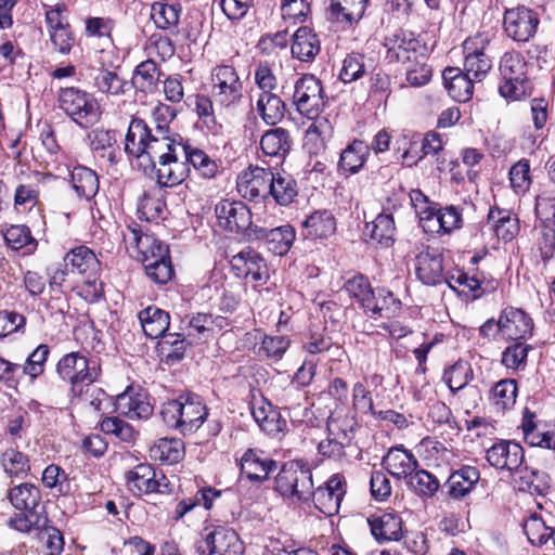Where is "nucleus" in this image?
<instances>
[{"instance_id":"nucleus-1","label":"nucleus","mask_w":555,"mask_h":555,"mask_svg":"<svg viewBox=\"0 0 555 555\" xmlns=\"http://www.w3.org/2000/svg\"><path fill=\"white\" fill-rule=\"evenodd\" d=\"M125 152L137 158L146 157L153 167L158 162L157 182L171 188L182 183L190 172L181 157L185 155V143L181 139L156 134L141 118H132L125 139Z\"/></svg>"},{"instance_id":"nucleus-2","label":"nucleus","mask_w":555,"mask_h":555,"mask_svg":"<svg viewBox=\"0 0 555 555\" xmlns=\"http://www.w3.org/2000/svg\"><path fill=\"white\" fill-rule=\"evenodd\" d=\"M327 98L324 94L321 80L311 74H305L296 80L293 103L299 114L315 119L308 128V135H319L322 139L331 133V125L326 118H320Z\"/></svg>"},{"instance_id":"nucleus-3","label":"nucleus","mask_w":555,"mask_h":555,"mask_svg":"<svg viewBox=\"0 0 555 555\" xmlns=\"http://www.w3.org/2000/svg\"><path fill=\"white\" fill-rule=\"evenodd\" d=\"M207 415L206 405L195 393H188L180 396L177 400L165 402L160 410L164 423L183 435L196 431Z\"/></svg>"},{"instance_id":"nucleus-4","label":"nucleus","mask_w":555,"mask_h":555,"mask_svg":"<svg viewBox=\"0 0 555 555\" xmlns=\"http://www.w3.org/2000/svg\"><path fill=\"white\" fill-rule=\"evenodd\" d=\"M57 375L70 385V393L82 396L101 375V366L96 358H89L76 351L64 354L56 365Z\"/></svg>"},{"instance_id":"nucleus-5","label":"nucleus","mask_w":555,"mask_h":555,"mask_svg":"<svg viewBox=\"0 0 555 555\" xmlns=\"http://www.w3.org/2000/svg\"><path fill=\"white\" fill-rule=\"evenodd\" d=\"M274 489L284 498L307 502L313 494L312 473L302 461H289L283 464L275 477Z\"/></svg>"},{"instance_id":"nucleus-6","label":"nucleus","mask_w":555,"mask_h":555,"mask_svg":"<svg viewBox=\"0 0 555 555\" xmlns=\"http://www.w3.org/2000/svg\"><path fill=\"white\" fill-rule=\"evenodd\" d=\"M499 70L504 81L499 88L503 98L516 101L530 93L528 63L519 52H505L500 59Z\"/></svg>"},{"instance_id":"nucleus-7","label":"nucleus","mask_w":555,"mask_h":555,"mask_svg":"<svg viewBox=\"0 0 555 555\" xmlns=\"http://www.w3.org/2000/svg\"><path fill=\"white\" fill-rule=\"evenodd\" d=\"M57 100L60 108L82 128H88L100 119L98 101L85 90L75 87L62 88Z\"/></svg>"},{"instance_id":"nucleus-8","label":"nucleus","mask_w":555,"mask_h":555,"mask_svg":"<svg viewBox=\"0 0 555 555\" xmlns=\"http://www.w3.org/2000/svg\"><path fill=\"white\" fill-rule=\"evenodd\" d=\"M195 551L198 555H242L244 545L233 529L217 526L202 531Z\"/></svg>"},{"instance_id":"nucleus-9","label":"nucleus","mask_w":555,"mask_h":555,"mask_svg":"<svg viewBox=\"0 0 555 555\" xmlns=\"http://www.w3.org/2000/svg\"><path fill=\"white\" fill-rule=\"evenodd\" d=\"M464 72L481 81L492 68V51L488 36L478 34L467 38L463 43Z\"/></svg>"},{"instance_id":"nucleus-10","label":"nucleus","mask_w":555,"mask_h":555,"mask_svg":"<svg viewBox=\"0 0 555 555\" xmlns=\"http://www.w3.org/2000/svg\"><path fill=\"white\" fill-rule=\"evenodd\" d=\"M211 90L219 105L227 108L236 105L243 96V85L234 67L216 66L211 72Z\"/></svg>"},{"instance_id":"nucleus-11","label":"nucleus","mask_w":555,"mask_h":555,"mask_svg":"<svg viewBox=\"0 0 555 555\" xmlns=\"http://www.w3.org/2000/svg\"><path fill=\"white\" fill-rule=\"evenodd\" d=\"M218 224L234 233H246L253 237L255 227L251 222V212L241 201L222 199L215 207Z\"/></svg>"},{"instance_id":"nucleus-12","label":"nucleus","mask_w":555,"mask_h":555,"mask_svg":"<svg viewBox=\"0 0 555 555\" xmlns=\"http://www.w3.org/2000/svg\"><path fill=\"white\" fill-rule=\"evenodd\" d=\"M540 20L538 13L525 5L507 9L503 25L506 35L516 42H528L534 37Z\"/></svg>"},{"instance_id":"nucleus-13","label":"nucleus","mask_w":555,"mask_h":555,"mask_svg":"<svg viewBox=\"0 0 555 555\" xmlns=\"http://www.w3.org/2000/svg\"><path fill=\"white\" fill-rule=\"evenodd\" d=\"M386 59L390 63H408L425 57L426 47L411 31L398 30L385 40Z\"/></svg>"},{"instance_id":"nucleus-14","label":"nucleus","mask_w":555,"mask_h":555,"mask_svg":"<svg viewBox=\"0 0 555 555\" xmlns=\"http://www.w3.org/2000/svg\"><path fill=\"white\" fill-rule=\"evenodd\" d=\"M122 235L126 245L134 248L141 255L143 264L152 259L169 255V249L166 244H163L154 235L143 233L140 225L137 223L128 225Z\"/></svg>"},{"instance_id":"nucleus-15","label":"nucleus","mask_w":555,"mask_h":555,"mask_svg":"<svg viewBox=\"0 0 555 555\" xmlns=\"http://www.w3.org/2000/svg\"><path fill=\"white\" fill-rule=\"evenodd\" d=\"M486 459L496 469L514 473L520 470L525 461V451L515 441L500 440L487 450Z\"/></svg>"},{"instance_id":"nucleus-16","label":"nucleus","mask_w":555,"mask_h":555,"mask_svg":"<svg viewBox=\"0 0 555 555\" xmlns=\"http://www.w3.org/2000/svg\"><path fill=\"white\" fill-rule=\"evenodd\" d=\"M272 171L261 167H250L242 171L236 180L237 192L248 201L266 199L270 193Z\"/></svg>"},{"instance_id":"nucleus-17","label":"nucleus","mask_w":555,"mask_h":555,"mask_svg":"<svg viewBox=\"0 0 555 555\" xmlns=\"http://www.w3.org/2000/svg\"><path fill=\"white\" fill-rule=\"evenodd\" d=\"M235 275L241 279H250L263 284L269 279V270L264 259L251 248H245L234 255L230 261Z\"/></svg>"},{"instance_id":"nucleus-18","label":"nucleus","mask_w":555,"mask_h":555,"mask_svg":"<svg viewBox=\"0 0 555 555\" xmlns=\"http://www.w3.org/2000/svg\"><path fill=\"white\" fill-rule=\"evenodd\" d=\"M346 494V481L343 476L333 475L324 486L313 489L314 506L324 515L333 516L338 513L340 503Z\"/></svg>"},{"instance_id":"nucleus-19","label":"nucleus","mask_w":555,"mask_h":555,"mask_svg":"<svg viewBox=\"0 0 555 555\" xmlns=\"http://www.w3.org/2000/svg\"><path fill=\"white\" fill-rule=\"evenodd\" d=\"M415 273L425 285L441 284L446 280L442 253L429 246L420 251L415 258Z\"/></svg>"},{"instance_id":"nucleus-20","label":"nucleus","mask_w":555,"mask_h":555,"mask_svg":"<svg viewBox=\"0 0 555 555\" xmlns=\"http://www.w3.org/2000/svg\"><path fill=\"white\" fill-rule=\"evenodd\" d=\"M276 401L293 423H304L311 414L306 391L295 383H289L278 395Z\"/></svg>"},{"instance_id":"nucleus-21","label":"nucleus","mask_w":555,"mask_h":555,"mask_svg":"<svg viewBox=\"0 0 555 555\" xmlns=\"http://www.w3.org/2000/svg\"><path fill=\"white\" fill-rule=\"evenodd\" d=\"M370 0H330L326 18L345 27L357 25L364 16Z\"/></svg>"},{"instance_id":"nucleus-22","label":"nucleus","mask_w":555,"mask_h":555,"mask_svg":"<svg viewBox=\"0 0 555 555\" xmlns=\"http://www.w3.org/2000/svg\"><path fill=\"white\" fill-rule=\"evenodd\" d=\"M500 321L504 339L519 340L531 336L533 321L521 309L505 308L500 314Z\"/></svg>"},{"instance_id":"nucleus-23","label":"nucleus","mask_w":555,"mask_h":555,"mask_svg":"<svg viewBox=\"0 0 555 555\" xmlns=\"http://www.w3.org/2000/svg\"><path fill=\"white\" fill-rule=\"evenodd\" d=\"M251 238L263 240L270 251L274 255L283 256L289 250L294 243L295 230L289 224L273 229L255 225Z\"/></svg>"},{"instance_id":"nucleus-24","label":"nucleus","mask_w":555,"mask_h":555,"mask_svg":"<svg viewBox=\"0 0 555 555\" xmlns=\"http://www.w3.org/2000/svg\"><path fill=\"white\" fill-rule=\"evenodd\" d=\"M384 468L393 477L408 478L418 467V461L414 454L403 447L390 448L383 457Z\"/></svg>"},{"instance_id":"nucleus-25","label":"nucleus","mask_w":555,"mask_h":555,"mask_svg":"<svg viewBox=\"0 0 555 555\" xmlns=\"http://www.w3.org/2000/svg\"><path fill=\"white\" fill-rule=\"evenodd\" d=\"M116 411L131 420H145L153 414V405L142 393L134 392L128 388L118 395L115 400Z\"/></svg>"},{"instance_id":"nucleus-26","label":"nucleus","mask_w":555,"mask_h":555,"mask_svg":"<svg viewBox=\"0 0 555 555\" xmlns=\"http://www.w3.org/2000/svg\"><path fill=\"white\" fill-rule=\"evenodd\" d=\"M276 468L275 461L264 452L248 449L241 459V470L250 481H264L269 474Z\"/></svg>"},{"instance_id":"nucleus-27","label":"nucleus","mask_w":555,"mask_h":555,"mask_svg":"<svg viewBox=\"0 0 555 555\" xmlns=\"http://www.w3.org/2000/svg\"><path fill=\"white\" fill-rule=\"evenodd\" d=\"M89 138L91 150L96 157L109 166L117 164L119 146L116 131L94 129Z\"/></svg>"},{"instance_id":"nucleus-28","label":"nucleus","mask_w":555,"mask_h":555,"mask_svg":"<svg viewBox=\"0 0 555 555\" xmlns=\"http://www.w3.org/2000/svg\"><path fill=\"white\" fill-rule=\"evenodd\" d=\"M444 87L448 94L457 102H467L470 100L474 90V83L469 74L457 67H447L442 73Z\"/></svg>"},{"instance_id":"nucleus-29","label":"nucleus","mask_w":555,"mask_h":555,"mask_svg":"<svg viewBox=\"0 0 555 555\" xmlns=\"http://www.w3.org/2000/svg\"><path fill=\"white\" fill-rule=\"evenodd\" d=\"M129 489L138 494L162 492V482L150 464H139L127 473Z\"/></svg>"},{"instance_id":"nucleus-30","label":"nucleus","mask_w":555,"mask_h":555,"mask_svg":"<svg viewBox=\"0 0 555 555\" xmlns=\"http://www.w3.org/2000/svg\"><path fill=\"white\" fill-rule=\"evenodd\" d=\"M370 156V145L354 139L340 153L338 169L350 175L358 173Z\"/></svg>"},{"instance_id":"nucleus-31","label":"nucleus","mask_w":555,"mask_h":555,"mask_svg":"<svg viewBox=\"0 0 555 555\" xmlns=\"http://www.w3.org/2000/svg\"><path fill=\"white\" fill-rule=\"evenodd\" d=\"M64 266L73 271L88 276H95L101 268L100 261L93 250L87 246H77L64 256Z\"/></svg>"},{"instance_id":"nucleus-32","label":"nucleus","mask_w":555,"mask_h":555,"mask_svg":"<svg viewBox=\"0 0 555 555\" xmlns=\"http://www.w3.org/2000/svg\"><path fill=\"white\" fill-rule=\"evenodd\" d=\"M180 330L189 339V344H199L212 335V314L196 313L181 320Z\"/></svg>"},{"instance_id":"nucleus-33","label":"nucleus","mask_w":555,"mask_h":555,"mask_svg":"<svg viewBox=\"0 0 555 555\" xmlns=\"http://www.w3.org/2000/svg\"><path fill=\"white\" fill-rule=\"evenodd\" d=\"M260 147L264 155L283 159L292 147L291 134L284 128L270 129L261 135Z\"/></svg>"},{"instance_id":"nucleus-34","label":"nucleus","mask_w":555,"mask_h":555,"mask_svg":"<svg viewBox=\"0 0 555 555\" xmlns=\"http://www.w3.org/2000/svg\"><path fill=\"white\" fill-rule=\"evenodd\" d=\"M139 320L147 337L156 339L167 335L166 332L170 325V317L166 311L151 306L139 313Z\"/></svg>"},{"instance_id":"nucleus-35","label":"nucleus","mask_w":555,"mask_h":555,"mask_svg":"<svg viewBox=\"0 0 555 555\" xmlns=\"http://www.w3.org/2000/svg\"><path fill=\"white\" fill-rule=\"evenodd\" d=\"M480 478L479 470L474 466H463L453 472L448 481V493L452 499H462L467 495Z\"/></svg>"},{"instance_id":"nucleus-36","label":"nucleus","mask_w":555,"mask_h":555,"mask_svg":"<svg viewBox=\"0 0 555 555\" xmlns=\"http://www.w3.org/2000/svg\"><path fill=\"white\" fill-rule=\"evenodd\" d=\"M488 223H491L495 235L504 242H511L519 232V220L508 210L491 208Z\"/></svg>"},{"instance_id":"nucleus-37","label":"nucleus","mask_w":555,"mask_h":555,"mask_svg":"<svg viewBox=\"0 0 555 555\" xmlns=\"http://www.w3.org/2000/svg\"><path fill=\"white\" fill-rule=\"evenodd\" d=\"M292 54L302 62H311L320 52V40L308 27H300L294 34Z\"/></svg>"},{"instance_id":"nucleus-38","label":"nucleus","mask_w":555,"mask_h":555,"mask_svg":"<svg viewBox=\"0 0 555 555\" xmlns=\"http://www.w3.org/2000/svg\"><path fill=\"white\" fill-rule=\"evenodd\" d=\"M285 109V103L274 93H260L255 105V111L268 126L282 121Z\"/></svg>"},{"instance_id":"nucleus-39","label":"nucleus","mask_w":555,"mask_h":555,"mask_svg":"<svg viewBox=\"0 0 555 555\" xmlns=\"http://www.w3.org/2000/svg\"><path fill=\"white\" fill-rule=\"evenodd\" d=\"M7 498L15 509L36 511L41 501V491L37 486L24 482L12 487Z\"/></svg>"},{"instance_id":"nucleus-40","label":"nucleus","mask_w":555,"mask_h":555,"mask_svg":"<svg viewBox=\"0 0 555 555\" xmlns=\"http://www.w3.org/2000/svg\"><path fill=\"white\" fill-rule=\"evenodd\" d=\"M395 233V221L392 216L388 214H379L372 222L366 223L364 229V234L383 247H389L393 244Z\"/></svg>"},{"instance_id":"nucleus-41","label":"nucleus","mask_w":555,"mask_h":555,"mask_svg":"<svg viewBox=\"0 0 555 555\" xmlns=\"http://www.w3.org/2000/svg\"><path fill=\"white\" fill-rule=\"evenodd\" d=\"M72 186L80 198L90 201L99 192L98 175L88 167L76 166L72 171Z\"/></svg>"},{"instance_id":"nucleus-42","label":"nucleus","mask_w":555,"mask_h":555,"mask_svg":"<svg viewBox=\"0 0 555 555\" xmlns=\"http://www.w3.org/2000/svg\"><path fill=\"white\" fill-rule=\"evenodd\" d=\"M297 194V182L291 175L285 172H272L269 195L272 196L279 205H289Z\"/></svg>"},{"instance_id":"nucleus-43","label":"nucleus","mask_w":555,"mask_h":555,"mask_svg":"<svg viewBox=\"0 0 555 555\" xmlns=\"http://www.w3.org/2000/svg\"><path fill=\"white\" fill-rule=\"evenodd\" d=\"M307 236L311 238H324L334 234L336 221L330 210H317L302 222Z\"/></svg>"},{"instance_id":"nucleus-44","label":"nucleus","mask_w":555,"mask_h":555,"mask_svg":"<svg viewBox=\"0 0 555 555\" xmlns=\"http://www.w3.org/2000/svg\"><path fill=\"white\" fill-rule=\"evenodd\" d=\"M370 524L371 531L377 540L398 541L402 535V520L395 513H385Z\"/></svg>"},{"instance_id":"nucleus-45","label":"nucleus","mask_w":555,"mask_h":555,"mask_svg":"<svg viewBox=\"0 0 555 555\" xmlns=\"http://www.w3.org/2000/svg\"><path fill=\"white\" fill-rule=\"evenodd\" d=\"M181 7L165 2H154L151 7V18L155 26L162 30L177 33L180 21Z\"/></svg>"},{"instance_id":"nucleus-46","label":"nucleus","mask_w":555,"mask_h":555,"mask_svg":"<svg viewBox=\"0 0 555 555\" xmlns=\"http://www.w3.org/2000/svg\"><path fill=\"white\" fill-rule=\"evenodd\" d=\"M372 306L369 307L366 313L372 318H391L396 315L400 308L401 301L395 297V295L386 288H377L375 291Z\"/></svg>"},{"instance_id":"nucleus-47","label":"nucleus","mask_w":555,"mask_h":555,"mask_svg":"<svg viewBox=\"0 0 555 555\" xmlns=\"http://www.w3.org/2000/svg\"><path fill=\"white\" fill-rule=\"evenodd\" d=\"M158 79L157 64L153 60H146L135 67L132 85L141 92L152 93L156 90Z\"/></svg>"},{"instance_id":"nucleus-48","label":"nucleus","mask_w":555,"mask_h":555,"mask_svg":"<svg viewBox=\"0 0 555 555\" xmlns=\"http://www.w3.org/2000/svg\"><path fill=\"white\" fill-rule=\"evenodd\" d=\"M189 344L188 337L181 331L180 333L167 334L159 341V348L167 363H177L184 358Z\"/></svg>"},{"instance_id":"nucleus-49","label":"nucleus","mask_w":555,"mask_h":555,"mask_svg":"<svg viewBox=\"0 0 555 555\" xmlns=\"http://www.w3.org/2000/svg\"><path fill=\"white\" fill-rule=\"evenodd\" d=\"M181 162L185 167L191 164L201 176L208 179L215 177L218 170L217 164L204 151L189 144H185V155L181 157Z\"/></svg>"},{"instance_id":"nucleus-50","label":"nucleus","mask_w":555,"mask_h":555,"mask_svg":"<svg viewBox=\"0 0 555 555\" xmlns=\"http://www.w3.org/2000/svg\"><path fill=\"white\" fill-rule=\"evenodd\" d=\"M3 237L8 246L14 250L25 249V254L34 253L38 245L29 228L24 224L11 225L5 230Z\"/></svg>"},{"instance_id":"nucleus-51","label":"nucleus","mask_w":555,"mask_h":555,"mask_svg":"<svg viewBox=\"0 0 555 555\" xmlns=\"http://www.w3.org/2000/svg\"><path fill=\"white\" fill-rule=\"evenodd\" d=\"M473 376L470 365L465 361H457L444 371L442 378L451 392L455 395L473 379Z\"/></svg>"},{"instance_id":"nucleus-52","label":"nucleus","mask_w":555,"mask_h":555,"mask_svg":"<svg viewBox=\"0 0 555 555\" xmlns=\"http://www.w3.org/2000/svg\"><path fill=\"white\" fill-rule=\"evenodd\" d=\"M345 289L350 297L354 298L366 313L372 306L375 291L371 287L369 280L363 275H357L345 283Z\"/></svg>"},{"instance_id":"nucleus-53","label":"nucleus","mask_w":555,"mask_h":555,"mask_svg":"<svg viewBox=\"0 0 555 555\" xmlns=\"http://www.w3.org/2000/svg\"><path fill=\"white\" fill-rule=\"evenodd\" d=\"M154 460L173 464L182 459V442L178 439H159L150 450Z\"/></svg>"},{"instance_id":"nucleus-54","label":"nucleus","mask_w":555,"mask_h":555,"mask_svg":"<svg viewBox=\"0 0 555 555\" xmlns=\"http://www.w3.org/2000/svg\"><path fill=\"white\" fill-rule=\"evenodd\" d=\"M517 390L515 379H502L492 388L491 400L498 409H509L516 402Z\"/></svg>"},{"instance_id":"nucleus-55","label":"nucleus","mask_w":555,"mask_h":555,"mask_svg":"<svg viewBox=\"0 0 555 555\" xmlns=\"http://www.w3.org/2000/svg\"><path fill=\"white\" fill-rule=\"evenodd\" d=\"M408 478L410 487L421 496L431 498L440 487L439 480L425 469H416Z\"/></svg>"},{"instance_id":"nucleus-56","label":"nucleus","mask_w":555,"mask_h":555,"mask_svg":"<svg viewBox=\"0 0 555 555\" xmlns=\"http://www.w3.org/2000/svg\"><path fill=\"white\" fill-rule=\"evenodd\" d=\"M8 520V526L18 532L28 533L33 529H40L47 522L36 511H22Z\"/></svg>"},{"instance_id":"nucleus-57","label":"nucleus","mask_w":555,"mask_h":555,"mask_svg":"<svg viewBox=\"0 0 555 555\" xmlns=\"http://www.w3.org/2000/svg\"><path fill=\"white\" fill-rule=\"evenodd\" d=\"M521 489L528 490L530 493L546 495L550 489V477L542 472L528 470L520 468Z\"/></svg>"},{"instance_id":"nucleus-58","label":"nucleus","mask_w":555,"mask_h":555,"mask_svg":"<svg viewBox=\"0 0 555 555\" xmlns=\"http://www.w3.org/2000/svg\"><path fill=\"white\" fill-rule=\"evenodd\" d=\"M365 74L364 55L350 53L344 61L339 72V79L344 83H350L360 79Z\"/></svg>"},{"instance_id":"nucleus-59","label":"nucleus","mask_w":555,"mask_h":555,"mask_svg":"<svg viewBox=\"0 0 555 555\" xmlns=\"http://www.w3.org/2000/svg\"><path fill=\"white\" fill-rule=\"evenodd\" d=\"M2 466L10 476L26 475L30 470L29 460L23 452L9 449L2 454Z\"/></svg>"},{"instance_id":"nucleus-60","label":"nucleus","mask_w":555,"mask_h":555,"mask_svg":"<svg viewBox=\"0 0 555 555\" xmlns=\"http://www.w3.org/2000/svg\"><path fill=\"white\" fill-rule=\"evenodd\" d=\"M428 219H436L439 223L440 229L444 233L461 228L462 214L461 210L455 206H447L444 208L433 210L429 212Z\"/></svg>"},{"instance_id":"nucleus-61","label":"nucleus","mask_w":555,"mask_h":555,"mask_svg":"<svg viewBox=\"0 0 555 555\" xmlns=\"http://www.w3.org/2000/svg\"><path fill=\"white\" fill-rule=\"evenodd\" d=\"M525 531L531 543L545 544L552 538L555 544V528L546 526L545 522L537 517H531L525 524Z\"/></svg>"},{"instance_id":"nucleus-62","label":"nucleus","mask_w":555,"mask_h":555,"mask_svg":"<svg viewBox=\"0 0 555 555\" xmlns=\"http://www.w3.org/2000/svg\"><path fill=\"white\" fill-rule=\"evenodd\" d=\"M143 266L146 275L158 284H166L173 274L169 255L166 257L152 259L151 261L145 262Z\"/></svg>"},{"instance_id":"nucleus-63","label":"nucleus","mask_w":555,"mask_h":555,"mask_svg":"<svg viewBox=\"0 0 555 555\" xmlns=\"http://www.w3.org/2000/svg\"><path fill=\"white\" fill-rule=\"evenodd\" d=\"M446 282L450 288L457 289V287H465L473 293L474 298L482 295L481 281L475 275H468L465 272L456 271V273L446 274Z\"/></svg>"},{"instance_id":"nucleus-64","label":"nucleus","mask_w":555,"mask_h":555,"mask_svg":"<svg viewBox=\"0 0 555 555\" xmlns=\"http://www.w3.org/2000/svg\"><path fill=\"white\" fill-rule=\"evenodd\" d=\"M509 181L516 193H525L530 184V165L526 159L517 162L509 170Z\"/></svg>"}]
</instances>
